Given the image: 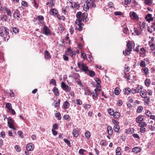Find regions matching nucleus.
Segmentation results:
<instances>
[{
	"label": "nucleus",
	"mask_w": 155,
	"mask_h": 155,
	"mask_svg": "<svg viewBox=\"0 0 155 155\" xmlns=\"http://www.w3.org/2000/svg\"><path fill=\"white\" fill-rule=\"evenodd\" d=\"M9 30L6 27L2 26L0 28V35L3 37L5 41H7L9 39L10 36L8 35Z\"/></svg>",
	"instance_id": "1"
},
{
	"label": "nucleus",
	"mask_w": 155,
	"mask_h": 155,
	"mask_svg": "<svg viewBox=\"0 0 155 155\" xmlns=\"http://www.w3.org/2000/svg\"><path fill=\"white\" fill-rule=\"evenodd\" d=\"M78 68L85 73L89 70L88 67L82 62H78Z\"/></svg>",
	"instance_id": "2"
},
{
	"label": "nucleus",
	"mask_w": 155,
	"mask_h": 155,
	"mask_svg": "<svg viewBox=\"0 0 155 155\" xmlns=\"http://www.w3.org/2000/svg\"><path fill=\"white\" fill-rule=\"evenodd\" d=\"M42 33L45 35L47 36H49L51 35V32L48 28V27L46 26H45L43 28L42 31Z\"/></svg>",
	"instance_id": "3"
},
{
	"label": "nucleus",
	"mask_w": 155,
	"mask_h": 155,
	"mask_svg": "<svg viewBox=\"0 0 155 155\" xmlns=\"http://www.w3.org/2000/svg\"><path fill=\"white\" fill-rule=\"evenodd\" d=\"M7 120L8 124L9 127L14 130H15L16 129L13 126V123L14 121V120L12 119V118H11L10 117L8 118Z\"/></svg>",
	"instance_id": "4"
},
{
	"label": "nucleus",
	"mask_w": 155,
	"mask_h": 155,
	"mask_svg": "<svg viewBox=\"0 0 155 155\" xmlns=\"http://www.w3.org/2000/svg\"><path fill=\"white\" fill-rule=\"evenodd\" d=\"M61 87L62 89L66 91H70L71 90V87L66 84L64 82H62Z\"/></svg>",
	"instance_id": "5"
},
{
	"label": "nucleus",
	"mask_w": 155,
	"mask_h": 155,
	"mask_svg": "<svg viewBox=\"0 0 155 155\" xmlns=\"http://www.w3.org/2000/svg\"><path fill=\"white\" fill-rule=\"evenodd\" d=\"M87 12H85L82 14V20L84 22H87L89 20V19L87 18Z\"/></svg>",
	"instance_id": "6"
},
{
	"label": "nucleus",
	"mask_w": 155,
	"mask_h": 155,
	"mask_svg": "<svg viewBox=\"0 0 155 155\" xmlns=\"http://www.w3.org/2000/svg\"><path fill=\"white\" fill-rule=\"evenodd\" d=\"M87 12H85L82 14V20L84 22H87L89 20V19L87 18Z\"/></svg>",
	"instance_id": "7"
},
{
	"label": "nucleus",
	"mask_w": 155,
	"mask_h": 155,
	"mask_svg": "<svg viewBox=\"0 0 155 155\" xmlns=\"http://www.w3.org/2000/svg\"><path fill=\"white\" fill-rule=\"evenodd\" d=\"M34 145L31 143H28L26 146V149L28 151H32L34 149Z\"/></svg>",
	"instance_id": "8"
},
{
	"label": "nucleus",
	"mask_w": 155,
	"mask_h": 155,
	"mask_svg": "<svg viewBox=\"0 0 155 155\" xmlns=\"http://www.w3.org/2000/svg\"><path fill=\"white\" fill-rule=\"evenodd\" d=\"M131 18L133 19H137L138 16L135 12H130V13Z\"/></svg>",
	"instance_id": "9"
},
{
	"label": "nucleus",
	"mask_w": 155,
	"mask_h": 155,
	"mask_svg": "<svg viewBox=\"0 0 155 155\" xmlns=\"http://www.w3.org/2000/svg\"><path fill=\"white\" fill-rule=\"evenodd\" d=\"M143 116L140 115L138 116L136 118V121L137 123H140L143 120Z\"/></svg>",
	"instance_id": "10"
},
{
	"label": "nucleus",
	"mask_w": 155,
	"mask_h": 155,
	"mask_svg": "<svg viewBox=\"0 0 155 155\" xmlns=\"http://www.w3.org/2000/svg\"><path fill=\"white\" fill-rule=\"evenodd\" d=\"M51 56L49 52L47 51L45 52V58L46 59H49L51 58Z\"/></svg>",
	"instance_id": "11"
},
{
	"label": "nucleus",
	"mask_w": 155,
	"mask_h": 155,
	"mask_svg": "<svg viewBox=\"0 0 155 155\" xmlns=\"http://www.w3.org/2000/svg\"><path fill=\"white\" fill-rule=\"evenodd\" d=\"M152 15L151 14H148L146 16L145 19L147 21H148L150 22V21L153 20V18L152 17Z\"/></svg>",
	"instance_id": "12"
},
{
	"label": "nucleus",
	"mask_w": 155,
	"mask_h": 155,
	"mask_svg": "<svg viewBox=\"0 0 155 155\" xmlns=\"http://www.w3.org/2000/svg\"><path fill=\"white\" fill-rule=\"evenodd\" d=\"M93 95L92 96L94 100H96L97 98L98 95L97 93V89H95L93 92Z\"/></svg>",
	"instance_id": "13"
},
{
	"label": "nucleus",
	"mask_w": 155,
	"mask_h": 155,
	"mask_svg": "<svg viewBox=\"0 0 155 155\" xmlns=\"http://www.w3.org/2000/svg\"><path fill=\"white\" fill-rule=\"evenodd\" d=\"M58 11L55 9L51 8L50 12V14L52 15H56L58 13Z\"/></svg>",
	"instance_id": "14"
},
{
	"label": "nucleus",
	"mask_w": 155,
	"mask_h": 155,
	"mask_svg": "<svg viewBox=\"0 0 155 155\" xmlns=\"http://www.w3.org/2000/svg\"><path fill=\"white\" fill-rule=\"evenodd\" d=\"M108 134L109 135H111L113 134V130L112 127L110 126H108L107 127Z\"/></svg>",
	"instance_id": "15"
},
{
	"label": "nucleus",
	"mask_w": 155,
	"mask_h": 155,
	"mask_svg": "<svg viewBox=\"0 0 155 155\" xmlns=\"http://www.w3.org/2000/svg\"><path fill=\"white\" fill-rule=\"evenodd\" d=\"M53 91L54 94L56 96H58L59 93L58 91V89L56 87H54L53 90Z\"/></svg>",
	"instance_id": "16"
},
{
	"label": "nucleus",
	"mask_w": 155,
	"mask_h": 155,
	"mask_svg": "<svg viewBox=\"0 0 155 155\" xmlns=\"http://www.w3.org/2000/svg\"><path fill=\"white\" fill-rule=\"evenodd\" d=\"M123 31V32L126 35H129L130 34L128 28L126 26L124 27Z\"/></svg>",
	"instance_id": "17"
},
{
	"label": "nucleus",
	"mask_w": 155,
	"mask_h": 155,
	"mask_svg": "<svg viewBox=\"0 0 155 155\" xmlns=\"http://www.w3.org/2000/svg\"><path fill=\"white\" fill-rule=\"evenodd\" d=\"M64 108L65 109L68 108L70 106V103L67 101H65L63 104Z\"/></svg>",
	"instance_id": "18"
},
{
	"label": "nucleus",
	"mask_w": 155,
	"mask_h": 155,
	"mask_svg": "<svg viewBox=\"0 0 155 155\" xmlns=\"http://www.w3.org/2000/svg\"><path fill=\"white\" fill-rule=\"evenodd\" d=\"M14 17L15 18H16V17L19 18H20V13L19 11L18 10H16L15 11V14L14 15Z\"/></svg>",
	"instance_id": "19"
},
{
	"label": "nucleus",
	"mask_w": 155,
	"mask_h": 155,
	"mask_svg": "<svg viewBox=\"0 0 155 155\" xmlns=\"http://www.w3.org/2000/svg\"><path fill=\"white\" fill-rule=\"evenodd\" d=\"M132 150L133 152L138 153L140 151L141 149L138 147H135Z\"/></svg>",
	"instance_id": "20"
},
{
	"label": "nucleus",
	"mask_w": 155,
	"mask_h": 155,
	"mask_svg": "<svg viewBox=\"0 0 155 155\" xmlns=\"http://www.w3.org/2000/svg\"><path fill=\"white\" fill-rule=\"evenodd\" d=\"M113 115L114 117L116 119L120 117V113L118 112H115L114 113Z\"/></svg>",
	"instance_id": "21"
},
{
	"label": "nucleus",
	"mask_w": 155,
	"mask_h": 155,
	"mask_svg": "<svg viewBox=\"0 0 155 155\" xmlns=\"http://www.w3.org/2000/svg\"><path fill=\"white\" fill-rule=\"evenodd\" d=\"M132 50L130 49H126L125 50V52L124 51L123 52V54L125 55L126 54H127V55H129L130 53V52L132 51Z\"/></svg>",
	"instance_id": "22"
},
{
	"label": "nucleus",
	"mask_w": 155,
	"mask_h": 155,
	"mask_svg": "<svg viewBox=\"0 0 155 155\" xmlns=\"http://www.w3.org/2000/svg\"><path fill=\"white\" fill-rule=\"evenodd\" d=\"M145 84L147 87H149L150 86V79L147 78L145 81Z\"/></svg>",
	"instance_id": "23"
},
{
	"label": "nucleus",
	"mask_w": 155,
	"mask_h": 155,
	"mask_svg": "<svg viewBox=\"0 0 155 155\" xmlns=\"http://www.w3.org/2000/svg\"><path fill=\"white\" fill-rule=\"evenodd\" d=\"M88 71L91 77H93L95 75V73L94 71L89 70Z\"/></svg>",
	"instance_id": "24"
},
{
	"label": "nucleus",
	"mask_w": 155,
	"mask_h": 155,
	"mask_svg": "<svg viewBox=\"0 0 155 155\" xmlns=\"http://www.w3.org/2000/svg\"><path fill=\"white\" fill-rule=\"evenodd\" d=\"M72 134L74 137H77L78 136V134L76 129H74L73 130Z\"/></svg>",
	"instance_id": "25"
},
{
	"label": "nucleus",
	"mask_w": 155,
	"mask_h": 155,
	"mask_svg": "<svg viewBox=\"0 0 155 155\" xmlns=\"http://www.w3.org/2000/svg\"><path fill=\"white\" fill-rule=\"evenodd\" d=\"M124 93L128 95L131 92V89L129 87H126L125 89Z\"/></svg>",
	"instance_id": "26"
},
{
	"label": "nucleus",
	"mask_w": 155,
	"mask_h": 155,
	"mask_svg": "<svg viewBox=\"0 0 155 155\" xmlns=\"http://www.w3.org/2000/svg\"><path fill=\"white\" fill-rule=\"evenodd\" d=\"M134 31L136 34V35H141V32L138 31L137 28H134Z\"/></svg>",
	"instance_id": "27"
},
{
	"label": "nucleus",
	"mask_w": 155,
	"mask_h": 155,
	"mask_svg": "<svg viewBox=\"0 0 155 155\" xmlns=\"http://www.w3.org/2000/svg\"><path fill=\"white\" fill-rule=\"evenodd\" d=\"M116 153L117 155H121V153L120 152V148L119 147H117L116 149Z\"/></svg>",
	"instance_id": "28"
},
{
	"label": "nucleus",
	"mask_w": 155,
	"mask_h": 155,
	"mask_svg": "<svg viewBox=\"0 0 155 155\" xmlns=\"http://www.w3.org/2000/svg\"><path fill=\"white\" fill-rule=\"evenodd\" d=\"M76 17L78 18H82V13L81 12H78L77 13L76 15Z\"/></svg>",
	"instance_id": "29"
},
{
	"label": "nucleus",
	"mask_w": 155,
	"mask_h": 155,
	"mask_svg": "<svg viewBox=\"0 0 155 155\" xmlns=\"http://www.w3.org/2000/svg\"><path fill=\"white\" fill-rule=\"evenodd\" d=\"M140 95L143 98H146L147 95L146 93L144 91H141L140 92Z\"/></svg>",
	"instance_id": "30"
},
{
	"label": "nucleus",
	"mask_w": 155,
	"mask_h": 155,
	"mask_svg": "<svg viewBox=\"0 0 155 155\" xmlns=\"http://www.w3.org/2000/svg\"><path fill=\"white\" fill-rule=\"evenodd\" d=\"M120 89L119 87H116L114 90L115 94L116 95H118L120 94Z\"/></svg>",
	"instance_id": "31"
},
{
	"label": "nucleus",
	"mask_w": 155,
	"mask_h": 155,
	"mask_svg": "<svg viewBox=\"0 0 155 155\" xmlns=\"http://www.w3.org/2000/svg\"><path fill=\"white\" fill-rule=\"evenodd\" d=\"M82 21V18H78V19L76 20L75 21V23L78 25L80 24H81V22Z\"/></svg>",
	"instance_id": "32"
},
{
	"label": "nucleus",
	"mask_w": 155,
	"mask_h": 155,
	"mask_svg": "<svg viewBox=\"0 0 155 155\" xmlns=\"http://www.w3.org/2000/svg\"><path fill=\"white\" fill-rule=\"evenodd\" d=\"M120 129L119 126L117 125H115L114 127V131L116 132H117Z\"/></svg>",
	"instance_id": "33"
},
{
	"label": "nucleus",
	"mask_w": 155,
	"mask_h": 155,
	"mask_svg": "<svg viewBox=\"0 0 155 155\" xmlns=\"http://www.w3.org/2000/svg\"><path fill=\"white\" fill-rule=\"evenodd\" d=\"M6 107L8 109L10 110L12 108V106L10 103H7L6 104Z\"/></svg>",
	"instance_id": "34"
},
{
	"label": "nucleus",
	"mask_w": 155,
	"mask_h": 155,
	"mask_svg": "<svg viewBox=\"0 0 155 155\" xmlns=\"http://www.w3.org/2000/svg\"><path fill=\"white\" fill-rule=\"evenodd\" d=\"M85 135L87 138H89L91 136L90 133L89 132L87 131L85 132Z\"/></svg>",
	"instance_id": "35"
},
{
	"label": "nucleus",
	"mask_w": 155,
	"mask_h": 155,
	"mask_svg": "<svg viewBox=\"0 0 155 155\" xmlns=\"http://www.w3.org/2000/svg\"><path fill=\"white\" fill-rule=\"evenodd\" d=\"M143 110V107H142L141 106H140L138 107L137 110V112L138 113H140L142 111V110Z\"/></svg>",
	"instance_id": "36"
},
{
	"label": "nucleus",
	"mask_w": 155,
	"mask_h": 155,
	"mask_svg": "<svg viewBox=\"0 0 155 155\" xmlns=\"http://www.w3.org/2000/svg\"><path fill=\"white\" fill-rule=\"evenodd\" d=\"M12 31L14 33L16 34L18 32L19 29L18 28L15 27L13 28Z\"/></svg>",
	"instance_id": "37"
},
{
	"label": "nucleus",
	"mask_w": 155,
	"mask_h": 155,
	"mask_svg": "<svg viewBox=\"0 0 155 155\" xmlns=\"http://www.w3.org/2000/svg\"><path fill=\"white\" fill-rule=\"evenodd\" d=\"M127 48L130 50H132V47L129 41L127 44Z\"/></svg>",
	"instance_id": "38"
},
{
	"label": "nucleus",
	"mask_w": 155,
	"mask_h": 155,
	"mask_svg": "<svg viewBox=\"0 0 155 155\" xmlns=\"http://www.w3.org/2000/svg\"><path fill=\"white\" fill-rule=\"evenodd\" d=\"M78 25V27L77 28V30L80 31L82 30L83 26H84V24L83 23H81Z\"/></svg>",
	"instance_id": "39"
},
{
	"label": "nucleus",
	"mask_w": 155,
	"mask_h": 155,
	"mask_svg": "<svg viewBox=\"0 0 155 155\" xmlns=\"http://www.w3.org/2000/svg\"><path fill=\"white\" fill-rule=\"evenodd\" d=\"M55 116L57 117L58 120H60L61 119V114L59 112L56 114Z\"/></svg>",
	"instance_id": "40"
},
{
	"label": "nucleus",
	"mask_w": 155,
	"mask_h": 155,
	"mask_svg": "<svg viewBox=\"0 0 155 155\" xmlns=\"http://www.w3.org/2000/svg\"><path fill=\"white\" fill-rule=\"evenodd\" d=\"M63 140L67 144L68 146H71V144L70 141L66 139H64Z\"/></svg>",
	"instance_id": "41"
},
{
	"label": "nucleus",
	"mask_w": 155,
	"mask_h": 155,
	"mask_svg": "<svg viewBox=\"0 0 155 155\" xmlns=\"http://www.w3.org/2000/svg\"><path fill=\"white\" fill-rule=\"evenodd\" d=\"M143 73L145 75H147L148 73V69L147 68H144L143 69Z\"/></svg>",
	"instance_id": "42"
},
{
	"label": "nucleus",
	"mask_w": 155,
	"mask_h": 155,
	"mask_svg": "<svg viewBox=\"0 0 155 155\" xmlns=\"http://www.w3.org/2000/svg\"><path fill=\"white\" fill-rule=\"evenodd\" d=\"M68 51H67L66 53V54L67 55L70 56V54H71L72 50H71V49H69V48L68 49Z\"/></svg>",
	"instance_id": "43"
},
{
	"label": "nucleus",
	"mask_w": 155,
	"mask_h": 155,
	"mask_svg": "<svg viewBox=\"0 0 155 155\" xmlns=\"http://www.w3.org/2000/svg\"><path fill=\"white\" fill-rule=\"evenodd\" d=\"M145 3L147 5H150L151 4V0H145Z\"/></svg>",
	"instance_id": "44"
},
{
	"label": "nucleus",
	"mask_w": 155,
	"mask_h": 155,
	"mask_svg": "<svg viewBox=\"0 0 155 155\" xmlns=\"http://www.w3.org/2000/svg\"><path fill=\"white\" fill-rule=\"evenodd\" d=\"M124 2V4L126 5L130 4L131 2V0H125Z\"/></svg>",
	"instance_id": "45"
},
{
	"label": "nucleus",
	"mask_w": 155,
	"mask_h": 155,
	"mask_svg": "<svg viewBox=\"0 0 155 155\" xmlns=\"http://www.w3.org/2000/svg\"><path fill=\"white\" fill-rule=\"evenodd\" d=\"M15 148L16 149V150L18 152H19L21 150V149L18 145H16L15 146Z\"/></svg>",
	"instance_id": "46"
},
{
	"label": "nucleus",
	"mask_w": 155,
	"mask_h": 155,
	"mask_svg": "<svg viewBox=\"0 0 155 155\" xmlns=\"http://www.w3.org/2000/svg\"><path fill=\"white\" fill-rule=\"evenodd\" d=\"M50 84H52L53 85L56 86V82L55 80L52 79L50 82Z\"/></svg>",
	"instance_id": "47"
},
{
	"label": "nucleus",
	"mask_w": 155,
	"mask_h": 155,
	"mask_svg": "<svg viewBox=\"0 0 155 155\" xmlns=\"http://www.w3.org/2000/svg\"><path fill=\"white\" fill-rule=\"evenodd\" d=\"M50 5H49L50 7H52L54 6V3L53 0H50L49 2Z\"/></svg>",
	"instance_id": "48"
},
{
	"label": "nucleus",
	"mask_w": 155,
	"mask_h": 155,
	"mask_svg": "<svg viewBox=\"0 0 155 155\" xmlns=\"http://www.w3.org/2000/svg\"><path fill=\"white\" fill-rule=\"evenodd\" d=\"M57 16L58 18V19H59V20L62 19V20H64V17L63 15L60 16L59 15H58Z\"/></svg>",
	"instance_id": "49"
},
{
	"label": "nucleus",
	"mask_w": 155,
	"mask_h": 155,
	"mask_svg": "<svg viewBox=\"0 0 155 155\" xmlns=\"http://www.w3.org/2000/svg\"><path fill=\"white\" fill-rule=\"evenodd\" d=\"M108 113L110 115H113L114 114V111L111 109H110L108 110Z\"/></svg>",
	"instance_id": "50"
},
{
	"label": "nucleus",
	"mask_w": 155,
	"mask_h": 155,
	"mask_svg": "<svg viewBox=\"0 0 155 155\" xmlns=\"http://www.w3.org/2000/svg\"><path fill=\"white\" fill-rule=\"evenodd\" d=\"M114 14L116 15H123V13L121 12H115Z\"/></svg>",
	"instance_id": "51"
},
{
	"label": "nucleus",
	"mask_w": 155,
	"mask_h": 155,
	"mask_svg": "<svg viewBox=\"0 0 155 155\" xmlns=\"http://www.w3.org/2000/svg\"><path fill=\"white\" fill-rule=\"evenodd\" d=\"M146 66L145 61H142L140 63V66L141 67H144Z\"/></svg>",
	"instance_id": "52"
},
{
	"label": "nucleus",
	"mask_w": 155,
	"mask_h": 155,
	"mask_svg": "<svg viewBox=\"0 0 155 155\" xmlns=\"http://www.w3.org/2000/svg\"><path fill=\"white\" fill-rule=\"evenodd\" d=\"M77 104L79 105H81L82 104V101L80 99H77L76 100Z\"/></svg>",
	"instance_id": "53"
},
{
	"label": "nucleus",
	"mask_w": 155,
	"mask_h": 155,
	"mask_svg": "<svg viewBox=\"0 0 155 155\" xmlns=\"http://www.w3.org/2000/svg\"><path fill=\"white\" fill-rule=\"evenodd\" d=\"M18 134L20 137L23 138V135L22 134V132L21 131H18Z\"/></svg>",
	"instance_id": "54"
},
{
	"label": "nucleus",
	"mask_w": 155,
	"mask_h": 155,
	"mask_svg": "<svg viewBox=\"0 0 155 155\" xmlns=\"http://www.w3.org/2000/svg\"><path fill=\"white\" fill-rule=\"evenodd\" d=\"M140 132L142 133H144L145 131V129L143 127H141L140 128Z\"/></svg>",
	"instance_id": "55"
},
{
	"label": "nucleus",
	"mask_w": 155,
	"mask_h": 155,
	"mask_svg": "<svg viewBox=\"0 0 155 155\" xmlns=\"http://www.w3.org/2000/svg\"><path fill=\"white\" fill-rule=\"evenodd\" d=\"M149 129L152 130L153 131L155 129V127L153 126H150L149 127Z\"/></svg>",
	"instance_id": "56"
},
{
	"label": "nucleus",
	"mask_w": 155,
	"mask_h": 155,
	"mask_svg": "<svg viewBox=\"0 0 155 155\" xmlns=\"http://www.w3.org/2000/svg\"><path fill=\"white\" fill-rule=\"evenodd\" d=\"M54 103L55 104H54V107H57L60 104V103H59L58 102H57V101H54Z\"/></svg>",
	"instance_id": "57"
},
{
	"label": "nucleus",
	"mask_w": 155,
	"mask_h": 155,
	"mask_svg": "<svg viewBox=\"0 0 155 155\" xmlns=\"http://www.w3.org/2000/svg\"><path fill=\"white\" fill-rule=\"evenodd\" d=\"M95 81L97 82V84H100L101 81L99 78H96L95 79Z\"/></svg>",
	"instance_id": "58"
},
{
	"label": "nucleus",
	"mask_w": 155,
	"mask_h": 155,
	"mask_svg": "<svg viewBox=\"0 0 155 155\" xmlns=\"http://www.w3.org/2000/svg\"><path fill=\"white\" fill-rule=\"evenodd\" d=\"M2 19L5 21H6L7 20V17L6 15H3L2 16Z\"/></svg>",
	"instance_id": "59"
},
{
	"label": "nucleus",
	"mask_w": 155,
	"mask_h": 155,
	"mask_svg": "<svg viewBox=\"0 0 155 155\" xmlns=\"http://www.w3.org/2000/svg\"><path fill=\"white\" fill-rule=\"evenodd\" d=\"M85 151V150H84L83 149H81L79 150V153L80 154H83L84 152Z\"/></svg>",
	"instance_id": "60"
},
{
	"label": "nucleus",
	"mask_w": 155,
	"mask_h": 155,
	"mask_svg": "<svg viewBox=\"0 0 155 155\" xmlns=\"http://www.w3.org/2000/svg\"><path fill=\"white\" fill-rule=\"evenodd\" d=\"M7 12L8 15L10 16H12V13L11 10L10 9L8 10L7 11Z\"/></svg>",
	"instance_id": "61"
},
{
	"label": "nucleus",
	"mask_w": 155,
	"mask_h": 155,
	"mask_svg": "<svg viewBox=\"0 0 155 155\" xmlns=\"http://www.w3.org/2000/svg\"><path fill=\"white\" fill-rule=\"evenodd\" d=\"M38 19L40 20H43L44 19V17L42 15H39L38 17Z\"/></svg>",
	"instance_id": "62"
},
{
	"label": "nucleus",
	"mask_w": 155,
	"mask_h": 155,
	"mask_svg": "<svg viewBox=\"0 0 155 155\" xmlns=\"http://www.w3.org/2000/svg\"><path fill=\"white\" fill-rule=\"evenodd\" d=\"M147 92L149 95H152V92L151 90H147Z\"/></svg>",
	"instance_id": "63"
},
{
	"label": "nucleus",
	"mask_w": 155,
	"mask_h": 155,
	"mask_svg": "<svg viewBox=\"0 0 155 155\" xmlns=\"http://www.w3.org/2000/svg\"><path fill=\"white\" fill-rule=\"evenodd\" d=\"M52 131L54 135H56L58 134V132L54 130L53 129H52Z\"/></svg>",
	"instance_id": "64"
}]
</instances>
